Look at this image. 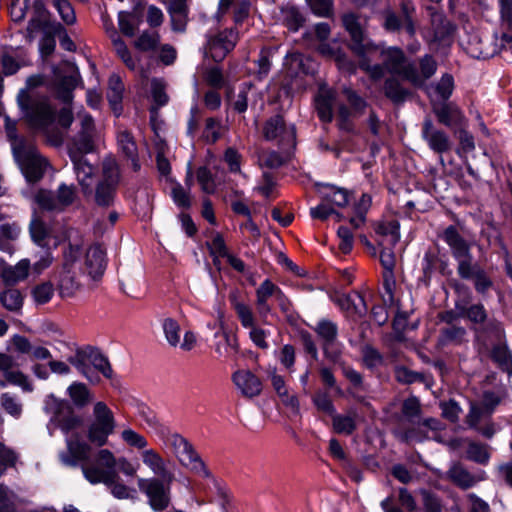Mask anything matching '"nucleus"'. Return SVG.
<instances>
[{
  "label": "nucleus",
  "instance_id": "nucleus-18",
  "mask_svg": "<svg viewBox=\"0 0 512 512\" xmlns=\"http://www.w3.org/2000/svg\"><path fill=\"white\" fill-rule=\"evenodd\" d=\"M421 136L428 147L436 154L443 155L452 151L453 141L443 129L435 125L430 117H426L422 123Z\"/></svg>",
  "mask_w": 512,
  "mask_h": 512
},
{
  "label": "nucleus",
  "instance_id": "nucleus-21",
  "mask_svg": "<svg viewBox=\"0 0 512 512\" xmlns=\"http://www.w3.org/2000/svg\"><path fill=\"white\" fill-rule=\"evenodd\" d=\"M78 184L84 197L92 196V178L95 168L88 162L85 155H69Z\"/></svg>",
  "mask_w": 512,
  "mask_h": 512
},
{
  "label": "nucleus",
  "instance_id": "nucleus-27",
  "mask_svg": "<svg viewBox=\"0 0 512 512\" xmlns=\"http://www.w3.org/2000/svg\"><path fill=\"white\" fill-rule=\"evenodd\" d=\"M142 460L154 474L160 476L164 481L171 484L174 480V474L170 472L164 463L163 458L153 449H148L142 452Z\"/></svg>",
  "mask_w": 512,
  "mask_h": 512
},
{
  "label": "nucleus",
  "instance_id": "nucleus-63",
  "mask_svg": "<svg viewBox=\"0 0 512 512\" xmlns=\"http://www.w3.org/2000/svg\"><path fill=\"white\" fill-rule=\"evenodd\" d=\"M35 201L42 209L48 211L60 210L57 199L51 191L39 190L35 196Z\"/></svg>",
  "mask_w": 512,
  "mask_h": 512
},
{
  "label": "nucleus",
  "instance_id": "nucleus-48",
  "mask_svg": "<svg viewBox=\"0 0 512 512\" xmlns=\"http://www.w3.org/2000/svg\"><path fill=\"white\" fill-rule=\"evenodd\" d=\"M333 430L338 434L351 435L357 428L354 417L334 414L332 416Z\"/></svg>",
  "mask_w": 512,
  "mask_h": 512
},
{
  "label": "nucleus",
  "instance_id": "nucleus-54",
  "mask_svg": "<svg viewBox=\"0 0 512 512\" xmlns=\"http://www.w3.org/2000/svg\"><path fill=\"white\" fill-rule=\"evenodd\" d=\"M284 24L290 31H298L305 22L304 16L296 7H287L284 11Z\"/></svg>",
  "mask_w": 512,
  "mask_h": 512
},
{
  "label": "nucleus",
  "instance_id": "nucleus-22",
  "mask_svg": "<svg viewBox=\"0 0 512 512\" xmlns=\"http://www.w3.org/2000/svg\"><path fill=\"white\" fill-rule=\"evenodd\" d=\"M91 447L84 441L75 436L67 439V453H62L61 461L68 466H77L78 462L88 461Z\"/></svg>",
  "mask_w": 512,
  "mask_h": 512
},
{
  "label": "nucleus",
  "instance_id": "nucleus-47",
  "mask_svg": "<svg viewBox=\"0 0 512 512\" xmlns=\"http://www.w3.org/2000/svg\"><path fill=\"white\" fill-rule=\"evenodd\" d=\"M401 412L405 419L412 425L419 422L421 405L416 397H409L402 403Z\"/></svg>",
  "mask_w": 512,
  "mask_h": 512
},
{
  "label": "nucleus",
  "instance_id": "nucleus-40",
  "mask_svg": "<svg viewBox=\"0 0 512 512\" xmlns=\"http://www.w3.org/2000/svg\"><path fill=\"white\" fill-rule=\"evenodd\" d=\"M85 478L92 484L104 483L111 484L118 478L117 471H105L98 466H82Z\"/></svg>",
  "mask_w": 512,
  "mask_h": 512
},
{
  "label": "nucleus",
  "instance_id": "nucleus-23",
  "mask_svg": "<svg viewBox=\"0 0 512 512\" xmlns=\"http://www.w3.org/2000/svg\"><path fill=\"white\" fill-rule=\"evenodd\" d=\"M232 380L242 395L247 398L256 397L262 391L261 380L249 370L236 371Z\"/></svg>",
  "mask_w": 512,
  "mask_h": 512
},
{
  "label": "nucleus",
  "instance_id": "nucleus-64",
  "mask_svg": "<svg viewBox=\"0 0 512 512\" xmlns=\"http://www.w3.org/2000/svg\"><path fill=\"white\" fill-rule=\"evenodd\" d=\"M119 29L122 34L127 37H133L137 30V25L134 21V16L128 12H120L118 14Z\"/></svg>",
  "mask_w": 512,
  "mask_h": 512
},
{
  "label": "nucleus",
  "instance_id": "nucleus-34",
  "mask_svg": "<svg viewBox=\"0 0 512 512\" xmlns=\"http://www.w3.org/2000/svg\"><path fill=\"white\" fill-rule=\"evenodd\" d=\"M333 102L334 93L331 90H321L315 98L317 115L324 123H329L333 119Z\"/></svg>",
  "mask_w": 512,
  "mask_h": 512
},
{
  "label": "nucleus",
  "instance_id": "nucleus-38",
  "mask_svg": "<svg viewBox=\"0 0 512 512\" xmlns=\"http://www.w3.org/2000/svg\"><path fill=\"white\" fill-rule=\"evenodd\" d=\"M44 31L45 32H49V31H53V32H60L61 30H63V27L60 23H53L51 24L49 22V19L48 18H45V17H32L29 22H28V25H27V28H26V39L29 43H31L33 40H34V37H35V33L38 32V31Z\"/></svg>",
  "mask_w": 512,
  "mask_h": 512
},
{
  "label": "nucleus",
  "instance_id": "nucleus-3",
  "mask_svg": "<svg viewBox=\"0 0 512 512\" xmlns=\"http://www.w3.org/2000/svg\"><path fill=\"white\" fill-rule=\"evenodd\" d=\"M18 103L30 128L43 132L53 146L63 144V133L52 127L56 119V111L47 96L22 94L18 97Z\"/></svg>",
  "mask_w": 512,
  "mask_h": 512
},
{
  "label": "nucleus",
  "instance_id": "nucleus-4",
  "mask_svg": "<svg viewBox=\"0 0 512 512\" xmlns=\"http://www.w3.org/2000/svg\"><path fill=\"white\" fill-rule=\"evenodd\" d=\"M341 21L350 36L348 47L358 57L360 69L368 73L373 80L382 78L386 69L383 63L371 65L374 55H377L380 50V45L368 38L357 14L345 13L342 15Z\"/></svg>",
  "mask_w": 512,
  "mask_h": 512
},
{
  "label": "nucleus",
  "instance_id": "nucleus-25",
  "mask_svg": "<svg viewBox=\"0 0 512 512\" xmlns=\"http://www.w3.org/2000/svg\"><path fill=\"white\" fill-rule=\"evenodd\" d=\"M433 112L439 124L446 127H461L465 122V117L460 109L452 103H443L439 107H434Z\"/></svg>",
  "mask_w": 512,
  "mask_h": 512
},
{
  "label": "nucleus",
  "instance_id": "nucleus-44",
  "mask_svg": "<svg viewBox=\"0 0 512 512\" xmlns=\"http://www.w3.org/2000/svg\"><path fill=\"white\" fill-rule=\"evenodd\" d=\"M417 426L402 428L399 427L394 431V435L397 439L405 444H410L414 441L421 442L428 438L427 433L423 430L422 426L416 424Z\"/></svg>",
  "mask_w": 512,
  "mask_h": 512
},
{
  "label": "nucleus",
  "instance_id": "nucleus-5",
  "mask_svg": "<svg viewBox=\"0 0 512 512\" xmlns=\"http://www.w3.org/2000/svg\"><path fill=\"white\" fill-rule=\"evenodd\" d=\"M457 307L470 323L475 342L487 348L495 341L505 340L503 323L491 316L483 303L467 305V301H457Z\"/></svg>",
  "mask_w": 512,
  "mask_h": 512
},
{
  "label": "nucleus",
  "instance_id": "nucleus-45",
  "mask_svg": "<svg viewBox=\"0 0 512 512\" xmlns=\"http://www.w3.org/2000/svg\"><path fill=\"white\" fill-rule=\"evenodd\" d=\"M315 332L323 339L324 346H329L337 339L338 327L336 323L328 319H322L317 323Z\"/></svg>",
  "mask_w": 512,
  "mask_h": 512
},
{
  "label": "nucleus",
  "instance_id": "nucleus-1",
  "mask_svg": "<svg viewBox=\"0 0 512 512\" xmlns=\"http://www.w3.org/2000/svg\"><path fill=\"white\" fill-rule=\"evenodd\" d=\"M440 237L448 245L452 257L457 262L459 278L471 281L476 293L485 296L493 288L494 282L480 263L474 261L472 244L460 234L455 225L446 227Z\"/></svg>",
  "mask_w": 512,
  "mask_h": 512
},
{
  "label": "nucleus",
  "instance_id": "nucleus-36",
  "mask_svg": "<svg viewBox=\"0 0 512 512\" xmlns=\"http://www.w3.org/2000/svg\"><path fill=\"white\" fill-rule=\"evenodd\" d=\"M447 475L449 480L461 489H468L476 483L475 477L461 463H454Z\"/></svg>",
  "mask_w": 512,
  "mask_h": 512
},
{
  "label": "nucleus",
  "instance_id": "nucleus-2",
  "mask_svg": "<svg viewBox=\"0 0 512 512\" xmlns=\"http://www.w3.org/2000/svg\"><path fill=\"white\" fill-rule=\"evenodd\" d=\"M378 54L388 72L398 75L416 88L423 87L438 68L437 61L430 54L420 57L418 64L409 61L403 50L398 47L384 48L380 45Z\"/></svg>",
  "mask_w": 512,
  "mask_h": 512
},
{
  "label": "nucleus",
  "instance_id": "nucleus-52",
  "mask_svg": "<svg viewBox=\"0 0 512 512\" xmlns=\"http://www.w3.org/2000/svg\"><path fill=\"white\" fill-rule=\"evenodd\" d=\"M466 454L467 459L482 465L486 464L490 457L487 445L477 442H470L468 444Z\"/></svg>",
  "mask_w": 512,
  "mask_h": 512
},
{
  "label": "nucleus",
  "instance_id": "nucleus-58",
  "mask_svg": "<svg viewBox=\"0 0 512 512\" xmlns=\"http://www.w3.org/2000/svg\"><path fill=\"white\" fill-rule=\"evenodd\" d=\"M162 326L166 340L172 347H176L180 343V325L173 318H166Z\"/></svg>",
  "mask_w": 512,
  "mask_h": 512
},
{
  "label": "nucleus",
  "instance_id": "nucleus-15",
  "mask_svg": "<svg viewBox=\"0 0 512 512\" xmlns=\"http://www.w3.org/2000/svg\"><path fill=\"white\" fill-rule=\"evenodd\" d=\"M263 136L267 141L278 140L283 149H291L296 145V129L287 126L282 115L277 114L266 120L263 126Z\"/></svg>",
  "mask_w": 512,
  "mask_h": 512
},
{
  "label": "nucleus",
  "instance_id": "nucleus-30",
  "mask_svg": "<svg viewBox=\"0 0 512 512\" xmlns=\"http://www.w3.org/2000/svg\"><path fill=\"white\" fill-rule=\"evenodd\" d=\"M117 143L124 156L132 161L133 169L139 170L138 149L133 135L127 130L121 131L118 133Z\"/></svg>",
  "mask_w": 512,
  "mask_h": 512
},
{
  "label": "nucleus",
  "instance_id": "nucleus-24",
  "mask_svg": "<svg viewBox=\"0 0 512 512\" xmlns=\"http://www.w3.org/2000/svg\"><path fill=\"white\" fill-rule=\"evenodd\" d=\"M30 262L27 259L19 261L16 265H9L0 260V277L6 286H13L28 277Z\"/></svg>",
  "mask_w": 512,
  "mask_h": 512
},
{
  "label": "nucleus",
  "instance_id": "nucleus-8",
  "mask_svg": "<svg viewBox=\"0 0 512 512\" xmlns=\"http://www.w3.org/2000/svg\"><path fill=\"white\" fill-rule=\"evenodd\" d=\"M120 178L121 174L117 161L113 157H106L102 161L101 178L97 182L95 189H92V196L87 198H93V201L99 207L108 208L112 206Z\"/></svg>",
  "mask_w": 512,
  "mask_h": 512
},
{
  "label": "nucleus",
  "instance_id": "nucleus-13",
  "mask_svg": "<svg viewBox=\"0 0 512 512\" xmlns=\"http://www.w3.org/2000/svg\"><path fill=\"white\" fill-rule=\"evenodd\" d=\"M53 72L57 98L65 104L71 103L73 91L79 84H82L78 67L70 61H63L53 69Z\"/></svg>",
  "mask_w": 512,
  "mask_h": 512
},
{
  "label": "nucleus",
  "instance_id": "nucleus-16",
  "mask_svg": "<svg viewBox=\"0 0 512 512\" xmlns=\"http://www.w3.org/2000/svg\"><path fill=\"white\" fill-rule=\"evenodd\" d=\"M50 400V408L53 413L51 421L54 422L62 432L68 434L70 431H73L82 425V417L75 413L70 402L67 400L57 399L54 396H51Z\"/></svg>",
  "mask_w": 512,
  "mask_h": 512
},
{
  "label": "nucleus",
  "instance_id": "nucleus-56",
  "mask_svg": "<svg viewBox=\"0 0 512 512\" xmlns=\"http://www.w3.org/2000/svg\"><path fill=\"white\" fill-rule=\"evenodd\" d=\"M221 120L215 117H209L205 121V127L202 137L208 143L217 142L220 137Z\"/></svg>",
  "mask_w": 512,
  "mask_h": 512
},
{
  "label": "nucleus",
  "instance_id": "nucleus-10",
  "mask_svg": "<svg viewBox=\"0 0 512 512\" xmlns=\"http://www.w3.org/2000/svg\"><path fill=\"white\" fill-rule=\"evenodd\" d=\"M165 444L182 466L196 474L209 477L210 473L204 462L195 451L193 445L186 438L180 434L174 433L166 437Z\"/></svg>",
  "mask_w": 512,
  "mask_h": 512
},
{
  "label": "nucleus",
  "instance_id": "nucleus-46",
  "mask_svg": "<svg viewBox=\"0 0 512 512\" xmlns=\"http://www.w3.org/2000/svg\"><path fill=\"white\" fill-rule=\"evenodd\" d=\"M1 304L9 311H18L23 305V296L18 289L10 288L0 294Z\"/></svg>",
  "mask_w": 512,
  "mask_h": 512
},
{
  "label": "nucleus",
  "instance_id": "nucleus-28",
  "mask_svg": "<svg viewBox=\"0 0 512 512\" xmlns=\"http://www.w3.org/2000/svg\"><path fill=\"white\" fill-rule=\"evenodd\" d=\"M81 288V283L77 278L76 272L64 264L59 275L58 291L62 298L74 296Z\"/></svg>",
  "mask_w": 512,
  "mask_h": 512
},
{
  "label": "nucleus",
  "instance_id": "nucleus-26",
  "mask_svg": "<svg viewBox=\"0 0 512 512\" xmlns=\"http://www.w3.org/2000/svg\"><path fill=\"white\" fill-rule=\"evenodd\" d=\"M467 52L474 58H490L499 52L498 45L493 39H482L479 35H471L467 45Z\"/></svg>",
  "mask_w": 512,
  "mask_h": 512
},
{
  "label": "nucleus",
  "instance_id": "nucleus-41",
  "mask_svg": "<svg viewBox=\"0 0 512 512\" xmlns=\"http://www.w3.org/2000/svg\"><path fill=\"white\" fill-rule=\"evenodd\" d=\"M67 393L73 404L80 409L86 407L93 398L91 391L81 382H73L67 388Z\"/></svg>",
  "mask_w": 512,
  "mask_h": 512
},
{
  "label": "nucleus",
  "instance_id": "nucleus-62",
  "mask_svg": "<svg viewBox=\"0 0 512 512\" xmlns=\"http://www.w3.org/2000/svg\"><path fill=\"white\" fill-rule=\"evenodd\" d=\"M428 11L431 16V24L436 32L442 35L450 33L452 30L451 22L447 20L442 13L437 12L433 7H429Z\"/></svg>",
  "mask_w": 512,
  "mask_h": 512
},
{
  "label": "nucleus",
  "instance_id": "nucleus-20",
  "mask_svg": "<svg viewBox=\"0 0 512 512\" xmlns=\"http://www.w3.org/2000/svg\"><path fill=\"white\" fill-rule=\"evenodd\" d=\"M107 266L106 249L101 244L91 245L85 255L84 271L94 281L104 275Z\"/></svg>",
  "mask_w": 512,
  "mask_h": 512
},
{
  "label": "nucleus",
  "instance_id": "nucleus-31",
  "mask_svg": "<svg viewBox=\"0 0 512 512\" xmlns=\"http://www.w3.org/2000/svg\"><path fill=\"white\" fill-rule=\"evenodd\" d=\"M394 376L397 382L404 385H410L418 382L429 386L433 381L430 374L413 371L406 366H397L394 371Z\"/></svg>",
  "mask_w": 512,
  "mask_h": 512
},
{
  "label": "nucleus",
  "instance_id": "nucleus-17",
  "mask_svg": "<svg viewBox=\"0 0 512 512\" xmlns=\"http://www.w3.org/2000/svg\"><path fill=\"white\" fill-rule=\"evenodd\" d=\"M139 489L146 494L155 511H163L170 503V484L162 478L139 479Z\"/></svg>",
  "mask_w": 512,
  "mask_h": 512
},
{
  "label": "nucleus",
  "instance_id": "nucleus-43",
  "mask_svg": "<svg viewBox=\"0 0 512 512\" xmlns=\"http://www.w3.org/2000/svg\"><path fill=\"white\" fill-rule=\"evenodd\" d=\"M124 85L119 75L112 74L108 80L107 99L114 111L121 109Z\"/></svg>",
  "mask_w": 512,
  "mask_h": 512
},
{
  "label": "nucleus",
  "instance_id": "nucleus-60",
  "mask_svg": "<svg viewBox=\"0 0 512 512\" xmlns=\"http://www.w3.org/2000/svg\"><path fill=\"white\" fill-rule=\"evenodd\" d=\"M197 181L203 192L213 194L216 190L215 181L211 171L206 166H201L196 171Z\"/></svg>",
  "mask_w": 512,
  "mask_h": 512
},
{
  "label": "nucleus",
  "instance_id": "nucleus-9",
  "mask_svg": "<svg viewBox=\"0 0 512 512\" xmlns=\"http://www.w3.org/2000/svg\"><path fill=\"white\" fill-rule=\"evenodd\" d=\"M116 420L112 410L105 402H96L93 407V419L87 430V438L96 446L102 447L108 437L114 433Z\"/></svg>",
  "mask_w": 512,
  "mask_h": 512
},
{
  "label": "nucleus",
  "instance_id": "nucleus-57",
  "mask_svg": "<svg viewBox=\"0 0 512 512\" xmlns=\"http://www.w3.org/2000/svg\"><path fill=\"white\" fill-rule=\"evenodd\" d=\"M77 188L74 185L61 184L57 189L56 199L60 210L73 204Z\"/></svg>",
  "mask_w": 512,
  "mask_h": 512
},
{
  "label": "nucleus",
  "instance_id": "nucleus-6",
  "mask_svg": "<svg viewBox=\"0 0 512 512\" xmlns=\"http://www.w3.org/2000/svg\"><path fill=\"white\" fill-rule=\"evenodd\" d=\"M502 397L493 391H484L479 402H471L468 414L465 417L466 425L483 437L491 439L496 433V426L492 414L501 403Z\"/></svg>",
  "mask_w": 512,
  "mask_h": 512
},
{
  "label": "nucleus",
  "instance_id": "nucleus-14",
  "mask_svg": "<svg viewBox=\"0 0 512 512\" xmlns=\"http://www.w3.org/2000/svg\"><path fill=\"white\" fill-rule=\"evenodd\" d=\"M80 120L79 131L67 144L68 155H86L96 149V127L94 119L88 113H78Z\"/></svg>",
  "mask_w": 512,
  "mask_h": 512
},
{
  "label": "nucleus",
  "instance_id": "nucleus-7",
  "mask_svg": "<svg viewBox=\"0 0 512 512\" xmlns=\"http://www.w3.org/2000/svg\"><path fill=\"white\" fill-rule=\"evenodd\" d=\"M68 362L93 383H98L100 378L91 376L90 365L107 379H111L113 376V369L108 358L98 348L92 346L78 348L74 355L68 357Z\"/></svg>",
  "mask_w": 512,
  "mask_h": 512
},
{
  "label": "nucleus",
  "instance_id": "nucleus-37",
  "mask_svg": "<svg viewBox=\"0 0 512 512\" xmlns=\"http://www.w3.org/2000/svg\"><path fill=\"white\" fill-rule=\"evenodd\" d=\"M229 301L241 325L244 328H253V326H255V315L252 309L247 304L239 301L236 293H231L229 295Z\"/></svg>",
  "mask_w": 512,
  "mask_h": 512
},
{
  "label": "nucleus",
  "instance_id": "nucleus-51",
  "mask_svg": "<svg viewBox=\"0 0 512 512\" xmlns=\"http://www.w3.org/2000/svg\"><path fill=\"white\" fill-rule=\"evenodd\" d=\"M160 42V36L157 32L144 31L134 42L136 49L142 52L153 51Z\"/></svg>",
  "mask_w": 512,
  "mask_h": 512
},
{
  "label": "nucleus",
  "instance_id": "nucleus-49",
  "mask_svg": "<svg viewBox=\"0 0 512 512\" xmlns=\"http://www.w3.org/2000/svg\"><path fill=\"white\" fill-rule=\"evenodd\" d=\"M307 61L308 58H306L302 53L293 52L287 54L285 58V66H287L290 72L294 75H298L299 73L308 74L309 68L306 64Z\"/></svg>",
  "mask_w": 512,
  "mask_h": 512
},
{
  "label": "nucleus",
  "instance_id": "nucleus-33",
  "mask_svg": "<svg viewBox=\"0 0 512 512\" xmlns=\"http://www.w3.org/2000/svg\"><path fill=\"white\" fill-rule=\"evenodd\" d=\"M439 342L444 346L462 345L467 342V330L460 324L442 327L440 329Z\"/></svg>",
  "mask_w": 512,
  "mask_h": 512
},
{
  "label": "nucleus",
  "instance_id": "nucleus-42",
  "mask_svg": "<svg viewBox=\"0 0 512 512\" xmlns=\"http://www.w3.org/2000/svg\"><path fill=\"white\" fill-rule=\"evenodd\" d=\"M167 84L162 78H153L151 80V94L156 106L150 108L152 115H157L158 108L165 106L169 101V96L166 93ZM153 118V116H151Z\"/></svg>",
  "mask_w": 512,
  "mask_h": 512
},
{
  "label": "nucleus",
  "instance_id": "nucleus-50",
  "mask_svg": "<svg viewBox=\"0 0 512 512\" xmlns=\"http://www.w3.org/2000/svg\"><path fill=\"white\" fill-rule=\"evenodd\" d=\"M54 291L55 289L52 282L45 281L33 287L31 295L36 304L43 305L51 300L54 295Z\"/></svg>",
  "mask_w": 512,
  "mask_h": 512
},
{
  "label": "nucleus",
  "instance_id": "nucleus-19",
  "mask_svg": "<svg viewBox=\"0 0 512 512\" xmlns=\"http://www.w3.org/2000/svg\"><path fill=\"white\" fill-rule=\"evenodd\" d=\"M238 38V31L234 28L210 35L206 44L207 52L215 62H220L234 49Z\"/></svg>",
  "mask_w": 512,
  "mask_h": 512
},
{
  "label": "nucleus",
  "instance_id": "nucleus-61",
  "mask_svg": "<svg viewBox=\"0 0 512 512\" xmlns=\"http://www.w3.org/2000/svg\"><path fill=\"white\" fill-rule=\"evenodd\" d=\"M52 3L57 9L61 19L67 25H72L76 22V14L74 8L68 0H52Z\"/></svg>",
  "mask_w": 512,
  "mask_h": 512
},
{
  "label": "nucleus",
  "instance_id": "nucleus-55",
  "mask_svg": "<svg viewBox=\"0 0 512 512\" xmlns=\"http://www.w3.org/2000/svg\"><path fill=\"white\" fill-rule=\"evenodd\" d=\"M258 161L261 166L270 169H277L283 166L286 162L285 158L282 156L281 153L273 150L262 151L261 153H259Z\"/></svg>",
  "mask_w": 512,
  "mask_h": 512
},
{
  "label": "nucleus",
  "instance_id": "nucleus-12",
  "mask_svg": "<svg viewBox=\"0 0 512 512\" xmlns=\"http://www.w3.org/2000/svg\"><path fill=\"white\" fill-rule=\"evenodd\" d=\"M13 156L29 183H36L45 173V160L32 147H27L24 140L13 145Z\"/></svg>",
  "mask_w": 512,
  "mask_h": 512
},
{
  "label": "nucleus",
  "instance_id": "nucleus-53",
  "mask_svg": "<svg viewBox=\"0 0 512 512\" xmlns=\"http://www.w3.org/2000/svg\"><path fill=\"white\" fill-rule=\"evenodd\" d=\"M419 493L425 512H442V501L436 493L427 489H421Z\"/></svg>",
  "mask_w": 512,
  "mask_h": 512
},
{
  "label": "nucleus",
  "instance_id": "nucleus-39",
  "mask_svg": "<svg viewBox=\"0 0 512 512\" xmlns=\"http://www.w3.org/2000/svg\"><path fill=\"white\" fill-rule=\"evenodd\" d=\"M399 228V222L396 220L378 223L375 232L384 238L379 241V245L383 246L384 241H386L389 246H395L400 239Z\"/></svg>",
  "mask_w": 512,
  "mask_h": 512
},
{
  "label": "nucleus",
  "instance_id": "nucleus-35",
  "mask_svg": "<svg viewBox=\"0 0 512 512\" xmlns=\"http://www.w3.org/2000/svg\"><path fill=\"white\" fill-rule=\"evenodd\" d=\"M491 350V359L497 366L508 374L512 373V354L505 344L504 340L495 341Z\"/></svg>",
  "mask_w": 512,
  "mask_h": 512
},
{
  "label": "nucleus",
  "instance_id": "nucleus-11",
  "mask_svg": "<svg viewBox=\"0 0 512 512\" xmlns=\"http://www.w3.org/2000/svg\"><path fill=\"white\" fill-rule=\"evenodd\" d=\"M399 10V15L392 9L383 11V28L391 33L399 32L404 28L410 37H414L417 26L414 2L412 0H399Z\"/></svg>",
  "mask_w": 512,
  "mask_h": 512
},
{
  "label": "nucleus",
  "instance_id": "nucleus-29",
  "mask_svg": "<svg viewBox=\"0 0 512 512\" xmlns=\"http://www.w3.org/2000/svg\"><path fill=\"white\" fill-rule=\"evenodd\" d=\"M383 91L384 95L395 105L403 104L411 96V91L405 88L395 77H389L385 80Z\"/></svg>",
  "mask_w": 512,
  "mask_h": 512
},
{
  "label": "nucleus",
  "instance_id": "nucleus-59",
  "mask_svg": "<svg viewBox=\"0 0 512 512\" xmlns=\"http://www.w3.org/2000/svg\"><path fill=\"white\" fill-rule=\"evenodd\" d=\"M1 407L6 413L14 418H19L22 414V404L15 396L9 393H3L0 397Z\"/></svg>",
  "mask_w": 512,
  "mask_h": 512
},
{
  "label": "nucleus",
  "instance_id": "nucleus-32",
  "mask_svg": "<svg viewBox=\"0 0 512 512\" xmlns=\"http://www.w3.org/2000/svg\"><path fill=\"white\" fill-rule=\"evenodd\" d=\"M319 192L323 201L334 204L337 207H345L349 203V192L344 188H338L329 184H321Z\"/></svg>",
  "mask_w": 512,
  "mask_h": 512
}]
</instances>
